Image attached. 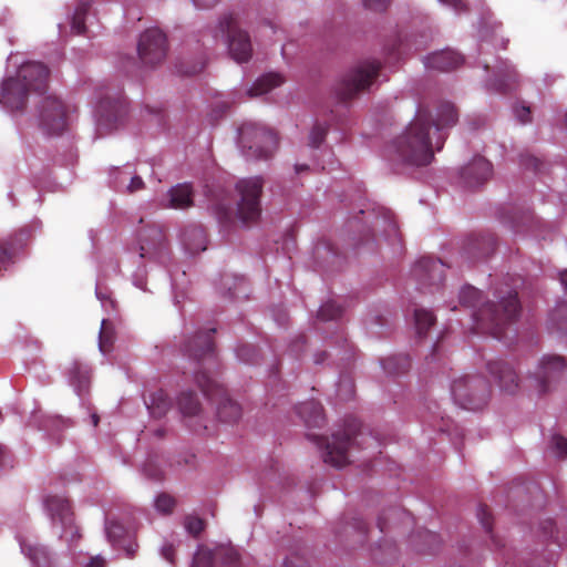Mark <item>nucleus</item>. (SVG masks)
Here are the masks:
<instances>
[{"instance_id": "f257e3e1", "label": "nucleus", "mask_w": 567, "mask_h": 567, "mask_svg": "<svg viewBox=\"0 0 567 567\" xmlns=\"http://www.w3.org/2000/svg\"><path fill=\"white\" fill-rule=\"evenodd\" d=\"M430 121V113L417 112L414 120L391 146L393 162L415 167L425 166L432 162L436 144L433 142L435 134L432 132Z\"/></svg>"}, {"instance_id": "f03ea898", "label": "nucleus", "mask_w": 567, "mask_h": 567, "mask_svg": "<svg viewBox=\"0 0 567 567\" xmlns=\"http://www.w3.org/2000/svg\"><path fill=\"white\" fill-rule=\"evenodd\" d=\"M49 70L39 62L21 64L16 76H7L0 84V105L8 112L25 106L28 93L42 92L47 87Z\"/></svg>"}, {"instance_id": "7ed1b4c3", "label": "nucleus", "mask_w": 567, "mask_h": 567, "mask_svg": "<svg viewBox=\"0 0 567 567\" xmlns=\"http://www.w3.org/2000/svg\"><path fill=\"white\" fill-rule=\"evenodd\" d=\"M51 534L72 551L82 538L70 502L61 495H49L43 501Z\"/></svg>"}, {"instance_id": "20e7f679", "label": "nucleus", "mask_w": 567, "mask_h": 567, "mask_svg": "<svg viewBox=\"0 0 567 567\" xmlns=\"http://www.w3.org/2000/svg\"><path fill=\"white\" fill-rule=\"evenodd\" d=\"M238 143L247 158H269L278 146L276 134L262 125L245 123L239 128Z\"/></svg>"}, {"instance_id": "39448f33", "label": "nucleus", "mask_w": 567, "mask_h": 567, "mask_svg": "<svg viewBox=\"0 0 567 567\" xmlns=\"http://www.w3.org/2000/svg\"><path fill=\"white\" fill-rule=\"evenodd\" d=\"M502 312L494 303L487 302L473 313L474 320L482 330L491 332L495 338H502V327L513 320L519 312V302L515 292H509L501 301Z\"/></svg>"}, {"instance_id": "423d86ee", "label": "nucleus", "mask_w": 567, "mask_h": 567, "mask_svg": "<svg viewBox=\"0 0 567 567\" xmlns=\"http://www.w3.org/2000/svg\"><path fill=\"white\" fill-rule=\"evenodd\" d=\"M72 109L55 96H45L38 106L37 121L47 135H59L68 126Z\"/></svg>"}, {"instance_id": "0eeeda50", "label": "nucleus", "mask_w": 567, "mask_h": 567, "mask_svg": "<svg viewBox=\"0 0 567 567\" xmlns=\"http://www.w3.org/2000/svg\"><path fill=\"white\" fill-rule=\"evenodd\" d=\"M451 392L455 403L464 409L476 410L485 404L489 388L484 379L466 375L453 381Z\"/></svg>"}, {"instance_id": "6e6552de", "label": "nucleus", "mask_w": 567, "mask_h": 567, "mask_svg": "<svg viewBox=\"0 0 567 567\" xmlns=\"http://www.w3.org/2000/svg\"><path fill=\"white\" fill-rule=\"evenodd\" d=\"M262 184L261 177L244 178L236 184L239 194L237 216L243 223L255 221L259 217Z\"/></svg>"}, {"instance_id": "1a4fd4ad", "label": "nucleus", "mask_w": 567, "mask_h": 567, "mask_svg": "<svg viewBox=\"0 0 567 567\" xmlns=\"http://www.w3.org/2000/svg\"><path fill=\"white\" fill-rule=\"evenodd\" d=\"M380 64L375 61H367L351 70L341 81L339 95L342 100L352 99L357 93L370 86L375 79Z\"/></svg>"}, {"instance_id": "9d476101", "label": "nucleus", "mask_w": 567, "mask_h": 567, "mask_svg": "<svg viewBox=\"0 0 567 567\" xmlns=\"http://www.w3.org/2000/svg\"><path fill=\"white\" fill-rule=\"evenodd\" d=\"M167 45L165 34L157 28L144 31L137 44V52L145 65L161 63L166 56Z\"/></svg>"}, {"instance_id": "9b49d317", "label": "nucleus", "mask_w": 567, "mask_h": 567, "mask_svg": "<svg viewBox=\"0 0 567 567\" xmlns=\"http://www.w3.org/2000/svg\"><path fill=\"white\" fill-rule=\"evenodd\" d=\"M193 567H244L237 550L231 546L214 549L199 547L194 555Z\"/></svg>"}, {"instance_id": "f8f14e48", "label": "nucleus", "mask_w": 567, "mask_h": 567, "mask_svg": "<svg viewBox=\"0 0 567 567\" xmlns=\"http://www.w3.org/2000/svg\"><path fill=\"white\" fill-rule=\"evenodd\" d=\"M355 425H350L342 433L332 435L331 441H324L323 461L334 467H343L349 463V450L352 445V436L355 435Z\"/></svg>"}, {"instance_id": "ddd939ff", "label": "nucleus", "mask_w": 567, "mask_h": 567, "mask_svg": "<svg viewBox=\"0 0 567 567\" xmlns=\"http://www.w3.org/2000/svg\"><path fill=\"white\" fill-rule=\"evenodd\" d=\"M125 113L124 105L118 100L109 96L102 99L95 111L99 132H111Z\"/></svg>"}, {"instance_id": "4468645a", "label": "nucleus", "mask_w": 567, "mask_h": 567, "mask_svg": "<svg viewBox=\"0 0 567 567\" xmlns=\"http://www.w3.org/2000/svg\"><path fill=\"white\" fill-rule=\"evenodd\" d=\"M227 33V45L231 58L238 63L248 61L252 47L247 32L234 23H228Z\"/></svg>"}, {"instance_id": "2eb2a0df", "label": "nucleus", "mask_w": 567, "mask_h": 567, "mask_svg": "<svg viewBox=\"0 0 567 567\" xmlns=\"http://www.w3.org/2000/svg\"><path fill=\"white\" fill-rule=\"evenodd\" d=\"M566 364L559 355H545L539 361L535 378L539 383V391L546 392L551 381L556 380L565 370Z\"/></svg>"}, {"instance_id": "dca6fc26", "label": "nucleus", "mask_w": 567, "mask_h": 567, "mask_svg": "<svg viewBox=\"0 0 567 567\" xmlns=\"http://www.w3.org/2000/svg\"><path fill=\"white\" fill-rule=\"evenodd\" d=\"M412 274L421 285H439L444 276V265L441 260L422 258L413 267Z\"/></svg>"}, {"instance_id": "f3484780", "label": "nucleus", "mask_w": 567, "mask_h": 567, "mask_svg": "<svg viewBox=\"0 0 567 567\" xmlns=\"http://www.w3.org/2000/svg\"><path fill=\"white\" fill-rule=\"evenodd\" d=\"M492 175V165L483 157H475L461 173V177L467 187H476L483 184Z\"/></svg>"}, {"instance_id": "a211bd4d", "label": "nucleus", "mask_w": 567, "mask_h": 567, "mask_svg": "<svg viewBox=\"0 0 567 567\" xmlns=\"http://www.w3.org/2000/svg\"><path fill=\"white\" fill-rule=\"evenodd\" d=\"M463 63V56L453 50H442L424 58L426 69L450 71Z\"/></svg>"}, {"instance_id": "6ab92c4d", "label": "nucleus", "mask_w": 567, "mask_h": 567, "mask_svg": "<svg viewBox=\"0 0 567 567\" xmlns=\"http://www.w3.org/2000/svg\"><path fill=\"white\" fill-rule=\"evenodd\" d=\"M457 121V114L454 106L450 103H444L440 106L437 111L436 121L430 125L432 126V132L435 134V144L436 151H440L443 146L445 136L441 133V131L445 127L452 126Z\"/></svg>"}, {"instance_id": "aec40b11", "label": "nucleus", "mask_w": 567, "mask_h": 567, "mask_svg": "<svg viewBox=\"0 0 567 567\" xmlns=\"http://www.w3.org/2000/svg\"><path fill=\"white\" fill-rule=\"evenodd\" d=\"M489 373L498 381L502 390L513 393L517 388V375L509 364L503 361L489 362Z\"/></svg>"}, {"instance_id": "412c9836", "label": "nucleus", "mask_w": 567, "mask_h": 567, "mask_svg": "<svg viewBox=\"0 0 567 567\" xmlns=\"http://www.w3.org/2000/svg\"><path fill=\"white\" fill-rule=\"evenodd\" d=\"M20 547L22 554L25 555L37 567L54 566V556L48 547L39 544H30L25 540H20Z\"/></svg>"}, {"instance_id": "4be33fe9", "label": "nucleus", "mask_w": 567, "mask_h": 567, "mask_svg": "<svg viewBox=\"0 0 567 567\" xmlns=\"http://www.w3.org/2000/svg\"><path fill=\"white\" fill-rule=\"evenodd\" d=\"M285 78L280 73L269 72L258 78L247 90L249 97H258L269 93L274 89L282 85Z\"/></svg>"}, {"instance_id": "5701e85b", "label": "nucleus", "mask_w": 567, "mask_h": 567, "mask_svg": "<svg viewBox=\"0 0 567 567\" xmlns=\"http://www.w3.org/2000/svg\"><path fill=\"white\" fill-rule=\"evenodd\" d=\"M185 351L189 357H194L195 359H199L206 353H210L213 351L210 334L208 332L196 334L186 346Z\"/></svg>"}, {"instance_id": "b1692460", "label": "nucleus", "mask_w": 567, "mask_h": 567, "mask_svg": "<svg viewBox=\"0 0 567 567\" xmlns=\"http://www.w3.org/2000/svg\"><path fill=\"white\" fill-rule=\"evenodd\" d=\"M298 414L308 426H319L323 421L322 406L316 401L301 403L298 406Z\"/></svg>"}, {"instance_id": "393cba45", "label": "nucleus", "mask_w": 567, "mask_h": 567, "mask_svg": "<svg viewBox=\"0 0 567 567\" xmlns=\"http://www.w3.org/2000/svg\"><path fill=\"white\" fill-rule=\"evenodd\" d=\"M171 207L184 209L193 205V190L189 184H179L169 190Z\"/></svg>"}, {"instance_id": "a878e982", "label": "nucleus", "mask_w": 567, "mask_h": 567, "mask_svg": "<svg viewBox=\"0 0 567 567\" xmlns=\"http://www.w3.org/2000/svg\"><path fill=\"white\" fill-rule=\"evenodd\" d=\"M183 244L190 254H197L206 249L205 233L199 227H192L185 230L183 235Z\"/></svg>"}, {"instance_id": "bb28decb", "label": "nucleus", "mask_w": 567, "mask_h": 567, "mask_svg": "<svg viewBox=\"0 0 567 567\" xmlns=\"http://www.w3.org/2000/svg\"><path fill=\"white\" fill-rule=\"evenodd\" d=\"M70 382L79 395L86 391L90 383V373L85 367L74 363L70 369Z\"/></svg>"}, {"instance_id": "cd10ccee", "label": "nucleus", "mask_w": 567, "mask_h": 567, "mask_svg": "<svg viewBox=\"0 0 567 567\" xmlns=\"http://www.w3.org/2000/svg\"><path fill=\"white\" fill-rule=\"evenodd\" d=\"M171 408V401L163 391H157L151 395L147 409L154 417L164 416Z\"/></svg>"}, {"instance_id": "c85d7f7f", "label": "nucleus", "mask_w": 567, "mask_h": 567, "mask_svg": "<svg viewBox=\"0 0 567 567\" xmlns=\"http://www.w3.org/2000/svg\"><path fill=\"white\" fill-rule=\"evenodd\" d=\"M217 414L223 422H236L241 416V409L237 402L225 398L218 406Z\"/></svg>"}, {"instance_id": "c756f323", "label": "nucleus", "mask_w": 567, "mask_h": 567, "mask_svg": "<svg viewBox=\"0 0 567 567\" xmlns=\"http://www.w3.org/2000/svg\"><path fill=\"white\" fill-rule=\"evenodd\" d=\"M414 322L416 333L419 336H424L429 331V329L434 324L435 317L430 310L423 308L415 309Z\"/></svg>"}, {"instance_id": "7c9ffc66", "label": "nucleus", "mask_w": 567, "mask_h": 567, "mask_svg": "<svg viewBox=\"0 0 567 567\" xmlns=\"http://www.w3.org/2000/svg\"><path fill=\"white\" fill-rule=\"evenodd\" d=\"M105 533L107 540L113 547L121 545V543L128 536L124 526L117 522H106Z\"/></svg>"}, {"instance_id": "2f4dec72", "label": "nucleus", "mask_w": 567, "mask_h": 567, "mask_svg": "<svg viewBox=\"0 0 567 567\" xmlns=\"http://www.w3.org/2000/svg\"><path fill=\"white\" fill-rule=\"evenodd\" d=\"M178 406L183 414L195 415L199 411V403L196 395L192 392L182 393L178 398Z\"/></svg>"}, {"instance_id": "473e14b6", "label": "nucleus", "mask_w": 567, "mask_h": 567, "mask_svg": "<svg viewBox=\"0 0 567 567\" xmlns=\"http://www.w3.org/2000/svg\"><path fill=\"white\" fill-rule=\"evenodd\" d=\"M481 300V292L472 287V286H465L460 291V302L463 306L475 308Z\"/></svg>"}, {"instance_id": "72a5a7b5", "label": "nucleus", "mask_w": 567, "mask_h": 567, "mask_svg": "<svg viewBox=\"0 0 567 567\" xmlns=\"http://www.w3.org/2000/svg\"><path fill=\"white\" fill-rule=\"evenodd\" d=\"M341 308L334 301L323 303L318 310V317L323 320H334L341 316Z\"/></svg>"}, {"instance_id": "f704fd0d", "label": "nucleus", "mask_w": 567, "mask_h": 567, "mask_svg": "<svg viewBox=\"0 0 567 567\" xmlns=\"http://www.w3.org/2000/svg\"><path fill=\"white\" fill-rule=\"evenodd\" d=\"M175 504H176V502H175L174 497L166 493L158 494L154 499V506H155L156 511L162 514L172 513V511L175 507Z\"/></svg>"}, {"instance_id": "c9c22d12", "label": "nucleus", "mask_w": 567, "mask_h": 567, "mask_svg": "<svg viewBox=\"0 0 567 567\" xmlns=\"http://www.w3.org/2000/svg\"><path fill=\"white\" fill-rule=\"evenodd\" d=\"M196 382L199 385V388L202 389V391L204 392V394L207 396H213L214 390L219 389V384L215 380H213L212 378L206 375L205 373L197 374Z\"/></svg>"}, {"instance_id": "e433bc0d", "label": "nucleus", "mask_w": 567, "mask_h": 567, "mask_svg": "<svg viewBox=\"0 0 567 567\" xmlns=\"http://www.w3.org/2000/svg\"><path fill=\"white\" fill-rule=\"evenodd\" d=\"M184 527L188 534L197 536L204 529V520L195 515H188L184 519Z\"/></svg>"}, {"instance_id": "4c0bfd02", "label": "nucleus", "mask_w": 567, "mask_h": 567, "mask_svg": "<svg viewBox=\"0 0 567 567\" xmlns=\"http://www.w3.org/2000/svg\"><path fill=\"white\" fill-rule=\"evenodd\" d=\"M327 127L323 124H316L309 134V144L312 147H318L324 140Z\"/></svg>"}, {"instance_id": "58836bf2", "label": "nucleus", "mask_w": 567, "mask_h": 567, "mask_svg": "<svg viewBox=\"0 0 567 567\" xmlns=\"http://www.w3.org/2000/svg\"><path fill=\"white\" fill-rule=\"evenodd\" d=\"M551 447L558 457H567V440L560 435H553Z\"/></svg>"}, {"instance_id": "ea45409f", "label": "nucleus", "mask_w": 567, "mask_h": 567, "mask_svg": "<svg viewBox=\"0 0 567 567\" xmlns=\"http://www.w3.org/2000/svg\"><path fill=\"white\" fill-rule=\"evenodd\" d=\"M80 567H106V559L101 555L90 556L87 559H78Z\"/></svg>"}, {"instance_id": "a19ab883", "label": "nucleus", "mask_w": 567, "mask_h": 567, "mask_svg": "<svg viewBox=\"0 0 567 567\" xmlns=\"http://www.w3.org/2000/svg\"><path fill=\"white\" fill-rule=\"evenodd\" d=\"M161 556L169 564L175 563V544L169 540H165L159 549Z\"/></svg>"}, {"instance_id": "79ce46f5", "label": "nucleus", "mask_w": 567, "mask_h": 567, "mask_svg": "<svg viewBox=\"0 0 567 567\" xmlns=\"http://www.w3.org/2000/svg\"><path fill=\"white\" fill-rule=\"evenodd\" d=\"M109 342H111V337L109 336L107 332V321L103 319L99 337V348L102 353H106V343Z\"/></svg>"}, {"instance_id": "37998d69", "label": "nucleus", "mask_w": 567, "mask_h": 567, "mask_svg": "<svg viewBox=\"0 0 567 567\" xmlns=\"http://www.w3.org/2000/svg\"><path fill=\"white\" fill-rule=\"evenodd\" d=\"M137 544L135 543V540L133 538H131L130 536H127L122 543L121 545H117V546H114V548H121L125 551L126 556L127 557H133L137 550Z\"/></svg>"}, {"instance_id": "c03bdc74", "label": "nucleus", "mask_w": 567, "mask_h": 567, "mask_svg": "<svg viewBox=\"0 0 567 567\" xmlns=\"http://www.w3.org/2000/svg\"><path fill=\"white\" fill-rule=\"evenodd\" d=\"M391 0H362L365 9L372 11H383L388 8Z\"/></svg>"}, {"instance_id": "a18cd8bd", "label": "nucleus", "mask_w": 567, "mask_h": 567, "mask_svg": "<svg viewBox=\"0 0 567 567\" xmlns=\"http://www.w3.org/2000/svg\"><path fill=\"white\" fill-rule=\"evenodd\" d=\"M497 68L498 76H507L509 80H514L516 76V72L513 65H511L507 61H502Z\"/></svg>"}, {"instance_id": "49530a36", "label": "nucleus", "mask_w": 567, "mask_h": 567, "mask_svg": "<svg viewBox=\"0 0 567 567\" xmlns=\"http://www.w3.org/2000/svg\"><path fill=\"white\" fill-rule=\"evenodd\" d=\"M439 2L444 7L451 9L456 14L462 13L466 9L462 0H439Z\"/></svg>"}, {"instance_id": "de8ad7c7", "label": "nucleus", "mask_w": 567, "mask_h": 567, "mask_svg": "<svg viewBox=\"0 0 567 567\" xmlns=\"http://www.w3.org/2000/svg\"><path fill=\"white\" fill-rule=\"evenodd\" d=\"M71 28H72V31L76 34H80L84 31V29H85L84 18L80 10H76V12L73 17V20H72Z\"/></svg>"}, {"instance_id": "09e8293b", "label": "nucleus", "mask_w": 567, "mask_h": 567, "mask_svg": "<svg viewBox=\"0 0 567 567\" xmlns=\"http://www.w3.org/2000/svg\"><path fill=\"white\" fill-rule=\"evenodd\" d=\"M514 112L520 123L525 124L530 121V110L528 106H525V105L517 106V107H515Z\"/></svg>"}, {"instance_id": "8fccbe9b", "label": "nucleus", "mask_w": 567, "mask_h": 567, "mask_svg": "<svg viewBox=\"0 0 567 567\" xmlns=\"http://www.w3.org/2000/svg\"><path fill=\"white\" fill-rule=\"evenodd\" d=\"M488 86L497 92H504L509 87V85L501 79L491 80Z\"/></svg>"}, {"instance_id": "3c124183", "label": "nucleus", "mask_w": 567, "mask_h": 567, "mask_svg": "<svg viewBox=\"0 0 567 567\" xmlns=\"http://www.w3.org/2000/svg\"><path fill=\"white\" fill-rule=\"evenodd\" d=\"M144 186V182L143 179L135 175V176H132L131 177V182H130V185L127 186V189L133 193V192H136L138 189H142Z\"/></svg>"}, {"instance_id": "603ef678", "label": "nucleus", "mask_w": 567, "mask_h": 567, "mask_svg": "<svg viewBox=\"0 0 567 567\" xmlns=\"http://www.w3.org/2000/svg\"><path fill=\"white\" fill-rule=\"evenodd\" d=\"M477 516H478V518H480V520H481L482 525L484 526V528H485L486 530H491L489 516H488V514H487L486 509H485V508H483V507H481V508L478 509Z\"/></svg>"}, {"instance_id": "864d4df0", "label": "nucleus", "mask_w": 567, "mask_h": 567, "mask_svg": "<svg viewBox=\"0 0 567 567\" xmlns=\"http://www.w3.org/2000/svg\"><path fill=\"white\" fill-rule=\"evenodd\" d=\"M143 472L145 473V475L147 477H150L152 480H159V478H162V471H159L158 468L152 470L151 465L145 466Z\"/></svg>"}, {"instance_id": "5fc2aeb1", "label": "nucleus", "mask_w": 567, "mask_h": 567, "mask_svg": "<svg viewBox=\"0 0 567 567\" xmlns=\"http://www.w3.org/2000/svg\"><path fill=\"white\" fill-rule=\"evenodd\" d=\"M194 6L199 9H207L213 7L217 0H192Z\"/></svg>"}, {"instance_id": "6e6d98bb", "label": "nucleus", "mask_w": 567, "mask_h": 567, "mask_svg": "<svg viewBox=\"0 0 567 567\" xmlns=\"http://www.w3.org/2000/svg\"><path fill=\"white\" fill-rule=\"evenodd\" d=\"M9 259H10V256L8 254L7 248L0 247V270L6 268Z\"/></svg>"}, {"instance_id": "4d7b16f0", "label": "nucleus", "mask_w": 567, "mask_h": 567, "mask_svg": "<svg viewBox=\"0 0 567 567\" xmlns=\"http://www.w3.org/2000/svg\"><path fill=\"white\" fill-rule=\"evenodd\" d=\"M389 515L391 518L402 517L404 520H406V523L412 522V517L410 516V514L402 511H391Z\"/></svg>"}, {"instance_id": "13d9d810", "label": "nucleus", "mask_w": 567, "mask_h": 567, "mask_svg": "<svg viewBox=\"0 0 567 567\" xmlns=\"http://www.w3.org/2000/svg\"><path fill=\"white\" fill-rule=\"evenodd\" d=\"M560 282L567 292V270H564L559 275Z\"/></svg>"}, {"instance_id": "bf43d9fd", "label": "nucleus", "mask_w": 567, "mask_h": 567, "mask_svg": "<svg viewBox=\"0 0 567 567\" xmlns=\"http://www.w3.org/2000/svg\"><path fill=\"white\" fill-rule=\"evenodd\" d=\"M379 527L380 529L383 532L388 528V520H386V517L385 516H381L379 518Z\"/></svg>"}, {"instance_id": "052dcab7", "label": "nucleus", "mask_w": 567, "mask_h": 567, "mask_svg": "<svg viewBox=\"0 0 567 567\" xmlns=\"http://www.w3.org/2000/svg\"><path fill=\"white\" fill-rule=\"evenodd\" d=\"M388 227H389V231L392 235H396L398 227H396V224L393 220H389L388 221Z\"/></svg>"}, {"instance_id": "680f3d73", "label": "nucleus", "mask_w": 567, "mask_h": 567, "mask_svg": "<svg viewBox=\"0 0 567 567\" xmlns=\"http://www.w3.org/2000/svg\"><path fill=\"white\" fill-rule=\"evenodd\" d=\"M392 361H393V359H386V360H384V361H383V368H384V370H385V371H388L389 373H391V372H392L391 367H390V365H391V363H392Z\"/></svg>"}, {"instance_id": "e2e57ef3", "label": "nucleus", "mask_w": 567, "mask_h": 567, "mask_svg": "<svg viewBox=\"0 0 567 567\" xmlns=\"http://www.w3.org/2000/svg\"><path fill=\"white\" fill-rule=\"evenodd\" d=\"M342 386H343V384H340V389ZM344 388L347 389L349 395H352V393H353V385H352V383L350 381L344 383Z\"/></svg>"}, {"instance_id": "0e129e2a", "label": "nucleus", "mask_w": 567, "mask_h": 567, "mask_svg": "<svg viewBox=\"0 0 567 567\" xmlns=\"http://www.w3.org/2000/svg\"><path fill=\"white\" fill-rule=\"evenodd\" d=\"M147 256V248L144 245H141L140 247V257L144 258Z\"/></svg>"}, {"instance_id": "69168bd1", "label": "nucleus", "mask_w": 567, "mask_h": 567, "mask_svg": "<svg viewBox=\"0 0 567 567\" xmlns=\"http://www.w3.org/2000/svg\"><path fill=\"white\" fill-rule=\"evenodd\" d=\"M295 169H296V173L299 174L300 172L308 169V166L307 165H296Z\"/></svg>"}, {"instance_id": "338daca9", "label": "nucleus", "mask_w": 567, "mask_h": 567, "mask_svg": "<svg viewBox=\"0 0 567 567\" xmlns=\"http://www.w3.org/2000/svg\"><path fill=\"white\" fill-rule=\"evenodd\" d=\"M308 436H309L310 439H312V440H316V442H317V444H318V445H320V446H321V445H323V441H324V440L319 439V437H317V436H315V435H308Z\"/></svg>"}, {"instance_id": "774afa93", "label": "nucleus", "mask_w": 567, "mask_h": 567, "mask_svg": "<svg viewBox=\"0 0 567 567\" xmlns=\"http://www.w3.org/2000/svg\"><path fill=\"white\" fill-rule=\"evenodd\" d=\"M96 297L100 299V300H104L106 299V295L102 293L99 288L96 289Z\"/></svg>"}]
</instances>
